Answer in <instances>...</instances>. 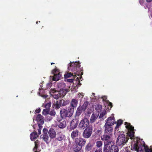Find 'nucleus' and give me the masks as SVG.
<instances>
[{
	"label": "nucleus",
	"mask_w": 152,
	"mask_h": 152,
	"mask_svg": "<svg viewBox=\"0 0 152 152\" xmlns=\"http://www.w3.org/2000/svg\"><path fill=\"white\" fill-rule=\"evenodd\" d=\"M89 121L87 118H85L83 119L79 124H89Z\"/></svg>",
	"instance_id": "30"
},
{
	"label": "nucleus",
	"mask_w": 152,
	"mask_h": 152,
	"mask_svg": "<svg viewBox=\"0 0 152 152\" xmlns=\"http://www.w3.org/2000/svg\"><path fill=\"white\" fill-rule=\"evenodd\" d=\"M51 102H49L46 104L45 106V107L46 108L45 109L47 108L48 110H50V108L51 106Z\"/></svg>",
	"instance_id": "36"
},
{
	"label": "nucleus",
	"mask_w": 152,
	"mask_h": 152,
	"mask_svg": "<svg viewBox=\"0 0 152 152\" xmlns=\"http://www.w3.org/2000/svg\"><path fill=\"white\" fill-rule=\"evenodd\" d=\"M103 148L104 152H118L117 146L113 142H104Z\"/></svg>",
	"instance_id": "2"
},
{
	"label": "nucleus",
	"mask_w": 152,
	"mask_h": 152,
	"mask_svg": "<svg viewBox=\"0 0 152 152\" xmlns=\"http://www.w3.org/2000/svg\"><path fill=\"white\" fill-rule=\"evenodd\" d=\"M66 81L67 82H70V83H72V82H73V79H67L66 80Z\"/></svg>",
	"instance_id": "46"
},
{
	"label": "nucleus",
	"mask_w": 152,
	"mask_h": 152,
	"mask_svg": "<svg viewBox=\"0 0 152 152\" xmlns=\"http://www.w3.org/2000/svg\"><path fill=\"white\" fill-rule=\"evenodd\" d=\"M126 125L125 127L127 129L128 132L127 134L129 136L130 138L132 139L133 137H134V127L132 126L131 125V124H125Z\"/></svg>",
	"instance_id": "9"
},
{
	"label": "nucleus",
	"mask_w": 152,
	"mask_h": 152,
	"mask_svg": "<svg viewBox=\"0 0 152 152\" xmlns=\"http://www.w3.org/2000/svg\"><path fill=\"white\" fill-rule=\"evenodd\" d=\"M37 137V134L34 132L31 133L30 136L31 139L32 140H34Z\"/></svg>",
	"instance_id": "23"
},
{
	"label": "nucleus",
	"mask_w": 152,
	"mask_h": 152,
	"mask_svg": "<svg viewBox=\"0 0 152 152\" xmlns=\"http://www.w3.org/2000/svg\"><path fill=\"white\" fill-rule=\"evenodd\" d=\"M57 86L60 90L64 91L63 94L64 95H65L68 91V89L64 88L66 86V84L65 83L62 82H59L57 83Z\"/></svg>",
	"instance_id": "10"
},
{
	"label": "nucleus",
	"mask_w": 152,
	"mask_h": 152,
	"mask_svg": "<svg viewBox=\"0 0 152 152\" xmlns=\"http://www.w3.org/2000/svg\"><path fill=\"white\" fill-rule=\"evenodd\" d=\"M121 124H117V125L115 128V133H118V127L120 126V125Z\"/></svg>",
	"instance_id": "39"
},
{
	"label": "nucleus",
	"mask_w": 152,
	"mask_h": 152,
	"mask_svg": "<svg viewBox=\"0 0 152 152\" xmlns=\"http://www.w3.org/2000/svg\"><path fill=\"white\" fill-rule=\"evenodd\" d=\"M115 121L114 117H110L107 118L105 124H115Z\"/></svg>",
	"instance_id": "18"
},
{
	"label": "nucleus",
	"mask_w": 152,
	"mask_h": 152,
	"mask_svg": "<svg viewBox=\"0 0 152 152\" xmlns=\"http://www.w3.org/2000/svg\"><path fill=\"white\" fill-rule=\"evenodd\" d=\"M48 133L50 138H53L56 137V133L55 130L53 129L50 128L49 130Z\"/></svg>",
	"instance_id": "15"
},
{
	"label": "nucleus",
	"mask_w": 152,
	"mask_h": 152,
	"mask_svg": "<svg viewBox=\"0 0 152 152\" xmlns=\"http://www.w3.org/2000/svg\"><path fill=\"white\" fill-rule=\"evenodd\" d=\"M102 141H97L96 142V146L97 147L99 148L102 146Z\"/></svg>",
	"instance_id": "33"
},
{
	"label": "nucleus",
	"mask_w": 152,
	"mask_h": 152,
	"mask_svg": "<svg viewBox=\"0 0 152 152\" xmlns=\"http://www.w3.org/2000/svg\"><path fill=\"white\" fill-rule=\"evenodd\" d=\"M128 140L127 138H126L125 135L121 132L119 134L116 143L118 145H121L125 144Z\"/></svg>",
	"instance_id": "7"
},
{
	"label": "nucleus",
	"mask_w": 152,
	"mask_h": 152,
	"mask_svg": "<svg viewBox=\"0 0 152 152\" xmlns=\"http://www.w3.org/2000/svg\"><path fill=\"white\" fill-rule=\"evenodd\" d=\"M49 111L50 110H48L47 108L44 109L42 112V114L45 115H47L49 114Z\"/></svg>",
	"instance_id": "29"
},
{
	"label": "nucleus",
	"mask_w": 152,
	"mask_h": 152,
	"mask_svg": "<svg viewBox=\"0 0 152 152\" xmlns=\"http://www.w3.org/2000/svg\"><path fill=\"white\" fill-rule=\"evenodd\" d=\"M62 101L61 100H56L55 102L54 106L55 108L56 109L59 108L61 106V105L62 104Z\"/></svg>",
	"instance_id": "17"
},
{
	"label": "nucleus",
	"mask_w": 152,
	"mask_h": 152,
	"mask_svg": "<svg viewBox=\"0 0 152 152\" xmlns=\"http://www.w3.org/2000/svg\"><path fill=\"white\" fill-rule=\"evenodd\" d=\"M88 101L85 102L82 106H79L77 108L75 113V116L79 117L82 113L83 112L85 111L87 109L88 104Z\"/></svg>",
	"instance_id": "6"
},
{
	"label": "nucleus",
	"mask_w": 152,
	"mask_h": 152,
	"mask_svg": "<svg viewBox=\"0 0 152 152\" xmlns=\"http://www.w3.org/2000/svg\"><path fill=\"white\" fill-rule=\"evenodd\" d=\"M36 24H38V21H37L36 22Z\"/></svg>",
	"instance_id": "57"
},
{
	"label": "nucleus",
	"mask_w": 152,
	"mask_h": 152,
	"mask_svg": "<svg viewBox=\"0 0 152 152\" xmlns=\"http://www.w3.org/2000/svg\"><path fill=\"white\" fill-rule=\"evenodd\" d=\"M74 151H75L74 152H82L81 151H76L75 149L74 150Z\"/></svg>",
	"instance_id": "51"
},
{
	"label": "nucleus",
	"mask_w": 152,
	"mask_h": 152,
	"mask_svg": "<svg viewBox=\"0 0 152 152\" xmlns=\"http://www.w3.org/2000/svg\"><path fill=\"white\" fill-rule=\"evenodd\" d=\"M68 69L69 72H73L75 76L83 75L82 67H81L80 63L79 61L71 62L68 64Z\"/></svg>",
	"instance_id": "1"
},
{
	"label": "nucleus",
	"mask_w": 152,
	"mask_h": 152,
	"mask_svg": "<svg viewBox=\"0 0 152 152\" xmlns=\"http://www.w3.org/2000/svg\"><path fill=\"white\" fill-rule=\"evenodd\" d=\"M66 124H59L58 126L61 128H64L66 126Z\"/></svg>",
	"instance_id": "40"
},
{
	"label": "nucleus",
	"mask_w": 152,
	"mask_h": 152,
	"mask_svg": "<svg viewBox=\"0 0 152 152\" xmlns=\"http://www.w3.org/2000/svg\"><path fill=\"white\" fill-rule=\"evenodd\" d=\"M56 114V113L54 110H50L49 114L51 116H54Z\"/></svg>",
	"instance_id": "31"
},
{
	"label": "nucleus",
	"mask_w": 152,
	"mask_h": 152,
	"mask_svg": "<svg viewBox=\"0 0 152 152\" xmlns=\"http://www.w3.org/2000/svg\"><path fill=\"white\" fill-rule=\"evenodd\" d=\"M48 138L47 134H42L41 135V138L47 142H48Z\"/></svg>",
	"instance_id": "20"
},
{
	"label": "nucleus",
	"mask_w": 152,
	"mask_h": 152,
	"mask_svg": "<svg viewBox=\"0 0 152 152\" xmlns=\"http://www.w3.org/2000/svg\"><path fill=\"white\" fill-rule=\"evenodd\" d=\"M35 147L33 149V150L34 151V152H39L38 151H35V150H37V142H35Z\"/></svg>",
	"instance_id": "43"
},
{
	"label": "nucleus",
	"mask_w": 152,
	"mask_h": 152,
	"mask_svg": "<svg viewBox=\"0 0 152 152\" xmlns=\"http://www.w3.org/2000/svg\"><path fill=\"white\" fill-rule=\"evenodd\" d=\"M78 131L77 130L74 131L71 134V136L73 139H74L75 137L78 136Z\"/></svg>",
	"instance_id": "19"
},
{
	"label": "nucleus",
	"mask_w": 152,
	"mask_h": 152,
	"mask_svg": "<svg viewBox=\"0 0 152 152\" xmlns=\"http://www.w3.org/2000/svg\"><path fill=\"white\" fill-rule=\"evenodd\" d=\"M78 103V100L75 99H73L70 103L71 107L70 108H73L74 110V108H76L77 105Z\"/></svg>",
	"instance_id": "13"
},
{
	"label": "nucleus",
	"mask_w": 152,
	"mask_h": 152,
	"mask_svg": "<svg viewBox=\"0 0 152 152\" xmlns=\"http://www.w3.org/2000/svg\"><path fill=\"white\" fill-rule=\"evenodd\" d=\"M89 125H91L89 124H79V127L81 129H84L85 128L87 127Z\"/></svg>",
	"instance_id": "27"
},
{
	"label": "nucleus",
	"mask_w": 152,
	"mask_h": 152,
	"mask_svg": "<svg viewBox=\"0 0 152 152\" xmlns=\"http://www.w3.org/2000/svg\"><path fill=\"white\" fill-rule=\"evenodd\" d=\"M52 92L53 93V98L56 99H58L61 96L60 93L59 91H57L54 89L52 91Z\"/></svg>",
	"instance_id": "16"
},
{
	"label": "nucleus",
	"mask_w": 152,
	"mask_h": 152,
	"mask_svg": "<svg viewBox=\"0 0 152 152\" xmlns=\"http://www.w3.org/2000/svg\"><path fill=\"white\" fill-rule=\"evenodd\" d=\"M97 116L95 115L94 113L92 115L90 120V122L91 123H94L96 119H97Z\"/></svg>",
	"instance_id": "21"
},
{
	"label": "nucleus",
	"mask_w": 152,
	"mask_h": 152,
	"mask_svg": "<svg viewBox=\"0 0 152 152\" xmlns=\"http://www.w3.org/2000/svg\"><path fill=\"white\" fill-rule=\"evenodd\" d=\"M77 127L76 124H70L69 126H68V128L70 130H73L75 129Z\"/></svg>",
	"instance_id": "26"
},
{
	"label": "nucleus",
	"mask_w": 152,
	"mask_h": 152,
	"mask_svg": "<svg viewBox=\"0 0 152 152\" xmlns=\"http://www.w3.org/2000/svg\"><path fill=\"white\" fill-rule=\"evenodd\" d=\"M36 120L38 124H44V117L40 114H39L37 115Z\"/></svg>",
	"instance_id": "14"
},
{
	"label": "nucleus",
	"mask_w": 152,
	"mask_h": 152,
	"mask_svg": "<svg viewBox=\"0 0 152 152\" xmlns=\"http://www.w3.org/2000/svg\"><path fill=\"white\" fill-rule=\"evenodd\" d=\"M41 109L40 108H39L38 109H36L35 111V112L36 113H39L40 112Z\"/></svg>",
	"instance_id": "45"
},
{
	"label": "nucleus",
	"mask_w": 152,
	"mask_h": 152,
	"mask_svg": "<svg viewBox=\"0 0 152 152\" xmlns=\"http://www.w3.org/2000/svg\"><path fill=\"white\" fill-rule=\"evenodd\" d=\"M54 63H51V65H52L53 64H54Z\"/></svg>",
	"instance_id": "55"
},
{
	"label": "nucleus",
	"mask_w": 152,
	"mask_h": 152,
	"mask_svg": "<svg viewBox=\"0 0 152 152\" xmlns=\"http://www.w3.org/2000/svg\"><path fill=\"white\" fill-rule=\"evenodd\" d=\"M101 115H100L99 116V117H100Z\"/></svg>",
	"instance_id": "59"
},
{
	"label": "nucleus",
	"mask_w": 152,
	"mask_h": 152,
	"mask_svg": "<svg viewBox=\"0 0 152 152\" xmlns=\"http://www.w3.org/2000/svg\"><path fill=\"white\" fill-rule=\"evenodd\" d=\"M74 74L73 73L70 72L69 73H67L66 74H65L64 75V77L66 79L68 78L69 77H71L72 76H75V75H73V74Z\"/></svg>",
	"instance_id": "24"
},
{
	"label": "nucleus",
	"mask_w": 152,
	"mask_h": 152,
	"mask_svg": "<svg viewBox=\"0 0 152 152\" xmlns=\"http://www.w3.org/2000/svg\"><path fill=\"white\" fill-rule=\"evenodd\" d=\"M62 105L63 106H65L69 104V100H63V101H62Z\"/></svg>",
	"instance_id": "32"
},
{
	"label": "nucleus",
	"mask_w": 152,
	"mask_h": 152,
	"mask_svg": "<svg viewBox=\"0 0 152 152\" xmlns=\"http://www.w3.org/2000/svg\"><path fill=\"white\" fill-rule=\"evenodd\" d=\"M78 123L79 121L78 119L75 118L72 121L70 124H78Z\"/></svg>",
	"instance_id": "35"
},
{
	"label": "nucleus",
	"mask_w": 152,
	"mask_h": 152,
	"mask_svg": "<svg viewBox=\"0 0 152 152\" xmlns=\"http://www.w3.org/2000/svg\"><path fill=\"white\" fill-rule=\"evenodd\" d=\"M102 106L100 104H98L96 105L95 110L98 112H100L102 111Z\"/></svg>",
	"instance_id": "25"
},
{
	"label": "nucleus",
	"mask_w": 152,
	"mask_h": 152,
	"mask_svg": "<svg viewBox=\"0 0 152 152\" xmlns=\"http://www.w3.org/2000/svg\"><path fill=\"white\" fill-rule=\"evenodd\" d=\"M33 127L34 128V125H33Z\"/></svg>",
	"instance_id": "58"
},
{
	"label": "nucleus",
	"mask_w": 152,
	"mask_h": 152,
	"mask_svg": "<svg viewBox=\"0 0 152 152\" xmlns=\"http://www.w3.org/2000/svg\"><path fill=\"white\" fill-rule=\"evenodd\" d=\"M123 152H130L129 151H127L126 148L125 149Z\"/></svg>",
	"instance_id": "50"
},
{
	"label": "nucleus",
	"mask_w": 152,
	"mask_h": 152,
	"mask_svg": "<svg viewBox=\"0 0 152 152\" xmlns=\"http://www.w3.org/2000/svg\"><path fill=\"white\" fill-rule=\"evenodd\" d=\"M124 124H130V123H128V122H125L124 123Z\"/></svg>",
	"instance_id": "54"
},
{
	"label": "nucleus",
	"mask_w": 152,
	"mask_h": 152,
	"mask_svg": "<svg viewBox=\"0 0 152 152\" xmlns=\"http://www.w3.org/2000/svg\"><path fill=\"white\" fill-rule=\"evenodd\" d=\"M75 142L77 145L81 147L85 144L86 141L83 138H79L75 139Z\"/></svg>",
	"instance_id": "11"
},
{
	"label": "nucleus",
	"mask_w": 152,
	"mask_h": 152,
	"mask_svg": "<svg viewBox=\"0 0 152 152\" xmlns=\"http://www.w3.org/2000/svg\"><path fill=\"white\" fill-rule=\"evenodd\" d=\"M123 121L121 119H119L117 121V122H115V124H123Z\"/></svg>",
	"instance_id": "41"
},
{
	"label": "nucleus",
	"mask_w": 152,
	"mask_h": 152,
	"mask_svg": "<svg viewBox=\"0 0 152 152\" xmlns=\"http://www.w3.org/2000/svg\"><path fill=\"white\" fill-rule=\"evenodd\" d=\"M73 108H69L68 110L65 109H62L60 112V115L62 118L66 117H70L73 114Z\"/></svg>",
	"instance_id": "4"
},
{
	"label": "nucleus",
	"mask_w": 152,
	"mask_h": 152,
	"mask_svg": "<svg viewBox=\"0 0 152 152\" xmlns=\"http://www.w3.org/2000/svg\"><path fill=\"white\" fill-rule=\"evenodd\" d=\"M52 73L53 75V76H50V77L54 81H58L62 78L61 72H60V70L56 67L52 71Z\"/></svg>",
	"instance_id": "5"
},
{
	"label": "nucleus",
	"mask_w": 152,
	"mask_h": 152,
	"mask_svg": "<svg viewBox=\"0 0 152 152\" xmlns=\"http://www.w3.org/2000/svg\"><path fill=\"white\" fill-rule=\"evenodd\" d=\"M92 148V146L91 144L88 143L86 146V149L88 151L90 150Z\"/></svg>",
	"instance_id": "37"
},
{
	"label": "nucleus",
	"mask_w": 152,
	"mask_h": 152,
	"mask_svg": "<svg viewBox=\"0 0 152 152\" xmlns=\"http://www.w3.org/2000/svg\"><path fill=\"white\" fill-rule=\"evenodd\" d=\"M108 106L110 107V109H111L113 107L112 103L111 102H109L108 104Z\"/></svg>",
	"instance_id": "47"
},
{
	"label": "nucleus",
	"mask_w": 152,
	"mask_h": 152,
	"mask_svg": "<svg viewBox=\"0 0 152 152\" xmlns=\"http://www.w3.org/2000/svg\"><path fill=\"white\" fill-rule=\"evenodd\" d=\"M77 79H78V77H77Z\"/></svg>",
	"instance_id": "60"
},
{
	"label": "nucleus",
	"mask_w": 152,
	"mask_h": 152,
	"mask_svg": "<svg viewBox=\"0 0 152 152\" xmlns=\"http://www.w3.org/2000/svg\"><path fill=\"white\" fill-rule=\"evenodd\" d=\"M43 97H44V98H46L47 97V96H45V95H44V96H43Z\"/></svg>",
	"instance_id": "53"
},
{
	"label": "nucleus",
	"mask_w": 152,
	"mask_h": 152,
	"mask_svg": "<svg viewBox=\"0 0 152 152\" xmlns=\"http://www.w3.org/2000/svg\"><path fill=\"white\" fill-rule=\"evenodd\" d=\"M102 98H103V101H104L105 102L106 101V100L107 99V97L106 96H104L103 97H102Z\"/></svg>",
	"instance_id": "49"
},
{
	"label": "nucleus",
	"mask_w": 152,
	"mask_h": 152,
	"mask_svg": "<svg viewBox=\"0 0 152 152\" xmlns=\"http://www.w3.org/2000/svg\"><path fill=\"white\" fill-rule=\"evenodd\" d=\"M43 134H47L48 130L44 128L43 129Z\"/></svg>",
	"instance_id": "44"
},
{
	"label": "nucleus",
	"mask_w": 152,
	"mask_h": 152,
	"mask_svg": "<svg viewBox=\"0 0 152 152\" xmlns=\"http://www.w3.org/2000/svg\"><path fill=\"white\" fill-rule=\"evenodd\" d=\"M78 82H79L78 84L80 85V81L79 80L78 81Z\"/></svg>",
	"instance_id": "56"
},
{
	"label": "nucleus",
	"mask_w": 152,
	"mask_h": 152,
	"mask_svg": "<svg viewBox=\"0 0 152 152\" xmlns=\"http://www.w3.org/2000/svg\"><path fill=\"white\" fill-rule=\"evenodd\" d=\"M92 131V126L89 125L84 130L83 134V137L85 138H89L91 135Z\"/></svg>",
	"instance_id": "8"
},
{
	"label": "nucleus",
	"mask_w": 152,
	"mask_h": 152,
	"mask_svg": "<svg viewBox=\"0 0 152 152\" xmlns=\"http://www.w3.org/2000/svg\"><path fill=\"white\" fill-rule=\"evenodd\" d=\"M102 152V149H97L95 152Z\"/></svg>",
	"instance_id": "48"
},
{
	"label": "nucleus",
	"mask_w": 152,
	"mask_h": 152,
	"mask_svg": "<svg viewBox=\"0 0 152 152\" xmlns=\"http://www.w3.org/2000/svg\"><path fill=\"white\" fill-rule=\"evenodd\" d=\"M41 124H38V126L39 127V129H38V133L39 134H41Z\"/></svg>",
	"instance_id": "42"
},
{
	"label": "nucleus",
	"mask_w": 152,
	"mask_h": 152,
	"mask_svg": "<svg viewBox=\"0 0 152 152\" xmlns=\"http://www.w3.org/2000/svg\"><path fill=\"white\" fill-rule=\"evenodd\" d=\"M140 140L137 137L134 138L132 142V149L136 151L137 152H144L145 145H140Z\"/></svg>",
	"instance_id": "3"
},
{
	"label": "nucleus",
	"mask_w": 152,
	"mask_h": 152,
	"mask_svg": "<svg viewBox=\"0 0 152 152\" xmlns=\"http://www.w3.org/2000/svg\"><path fill=\"white\" fill-rule=\"evenodd\" d=\"M110 138V137L106 134H104L102 136L101 139L103 141H106L109 140Z\"/></svg>",
	"instance_id": "22"
},
{
	"label": "nucleus",
	"mask_w": 152,
	"mask_h": 152,
	"mask_svg": "<svg viewBox=\"0 0 152 152\" xmlns=\"http://www.w3.org/2000/svg\"><path fill=\"white\" fill-rule=\"evenodd\" d=\"M145 152H152V148H149L148 147L145 146Z\"/></svg>",
	"instance_id": "34"
},
{
	"label": "nucleus",
	"mask_w": 152,
	"mask_h": 152,
	"mask_svg": "<svg viewBox=\"0 0 152 152\" xmlns=\"http://www.w3.org/2000/svg\"><path fill=\"white\" fill-rule=\"evenodd\" d=\"M146 1L148 2H151L152 1V0H146Z\"/></svg>",
	"instance_id": "52"
},
{
	"label": "nucleus",
	"mask_w": 152,
	"mask_h": 152,
	"mask_svg": "<svg viewBox=\"0 0 152 152\" xmlns=\"http://www.w3.org/2000/svg\"><path fill=\"white\" fill-rule=\"evenodd\" d=\"M64 138V136L63 135H60L58 138V139L59 141H61Z\"/></svg>",
	"instance_id": "38"
},
{
	"label": "nucleus",
	"mask_w": 152,
	"mask_h": 152,
	"mask_svg": "<svg viewBox=\"0 0 152 152\" xmlns=\"http://www.w3.org/2000/svg\"><path fill=\"white\" fill-rule=\"evenodd\" d=\"M53 118L52 116H49L48 115H45V121L46 122H49Z\"/></svg>",
	"instance_id": "28"
},
{
	"label": "nucleus",
	"mask_w": 152,
	"mask_h": 152,
	"mask_svg": "<svg viewBox=\"0 0 152 152\" xmlns=\"http://www.w3.org/2000/svg\"><path fill=\"white\" fill-rule=\"evenodd\" d=\"M111 124H105V133L107 134H110L112 131L113 129Z\"/></svg>",
	"instance_id": "12"
}]
</instances>
